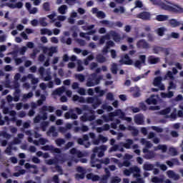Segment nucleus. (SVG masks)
<instances>
[{
	"label": "nucleus",
	"mask_w": 183,
	"mask_h": 183,
	"mask_svg": "<svg viewBox=\"0 0 183 183\" xmlns=\"http://www.w3.org/2000/svg\"><path fill=\"white\" fill-rule=\"evenodd\" d=\"M153 5H161L163 9L165 11H169V12H174V14H183V8L174 4V6L167 5L162 3L161 0H149Z\"/></svg>",
	"instance_id": "obj_1"
},
{
	"label": "nucleus",
	"mask_w": 183,
	"mask_h": 183,
	"mask_svg": "<svg viewBox=\"0 0 183 183\" xmlns=\"http://www.w3.org/2000/svg\"><path fill=\"white\" fill-rule=\"evenodd\" d=\"M76 112V114L74 112ZM82 114V109H80L79 107H75L74 109H70L69 112H66L64 114V118L66 119H78V115H81Z\"/></svg>",
	"instance_id": "obj_2"
},
{
	"label": "nucleus",
	"mask_w": 183,
	"mask_h": 183,
	"mask_svg": "<svg viewBox=\"0 0 183 183\" xmlns=\"http://www.w3.org/2000/svg\"><path fill=\"white\" fill-rule=\"evenodd\" d=\"M85 141H89V136H88V134H84L82 138H79L77 139V143L79 145H84L85 148H89V147H91V142H87L85 144Z\"/></svg>",
	"instance_id": "obj_3"
},
{
	"label": "nucleus",
	"mask_w": 183,
	"mask_h": 183,
	"mask_svg": "<svg viewBox=\"0 0 183 183\" xmlns=\"http://www.w3.org/2000/svg\"><path fill=\"white\" fill-rule=\"evenodd\" d=\"M43 151H51L53 154H61V149L56 148L52 145H46L41 147Z\"/></svg>",
	"instance_id": "obj_4"
},
{
	"label": "nucleus",
	"mask_w": 183,
	"mask_h": 183,
	"mask_svg": "<svg viewBox=\"0 0 183 183\" xmlns=\"http://www.w3.org/2000/svg\"><path fill=\"white\" fill-rule=\"evenodd\" d=\"M137 48L138 49H149V43H147L146 39H140L137 42Z\"/></svg>",
	"instance_id": "obj_5"
},
{
	"label": "nucleus",
	"mask_w": 183,
	"mask_h": 183,
	"mask_svg": "<svg viewBox=\"0 0 183 183\" xmlns=\"http://www.w3.org/2000/svg\"><path fill=\"white\" fill-rule=\"evenodd\" d=\"M136 18L139 19H142L143 21H150L151 20V14L147 11H143L136 15Z\"/></svg>",
	"instance_id": "obj_6"
},
{
	"label": "nucleus",
	"mask_w": 183,
	"mask_h": 183,
	"mask_svg": "<svg viewBox=\"0 0 183 183\" xmlns=\"http://www.w3.org/2000/svg\"><path fill=\"white\" fill-rule=\"evenodd\" d=\"M123 172L124 175L129 177L132 172H141V169H139L138 167H131L129 169H125Z\"/></svg>",
	"instance_id": "obj_7"
},
{
	"label": "nucleus",
	"mask_w": 183,
	"mask_h": 183,
	"mask_svg": "<svg viewBox=\"0 0 183 183\" xmlns=\"http://www.w3.org/2000/svg\"><path fill=\"white\" fill-rule=\"evenodd\" d=\"M109 35H110V38L111 36L113 37L114 42H121V36L117 31L111 30L109 32Z\"/></svg>",
	"instance_id": "obj_8"
},
{
	"label": "nucleus",
	"mask_w": 183,
	"mask_h": 183,
	"mask_svg": "<svg viewBox=\"0 0 183 183\" xmlns=\"http://www.w3.org/2000/svg\"><path fill=\"white\" fill-rule=\"evenodd\" d=\"M167 175L169 178H171L172 179H174V181H178V179H179V174H176L172 170H168L167 172Z\"/></svg>",
	"instance_id": "obj_9"
},
{
	"label": "nucleus",
	"mask_w": 183,
	"mask_h": 183,
	"mask_svg": "<svg viewBox=\"0 0 183 183\" xmlns=\"http://www.w3.org/2000/svg\"><path fill=\"white\" fill-rule=\"evenodd\" d=\"M134 122L137 125H144V115L143 114H137L134 117Z\"/></svg>",
	"instance_id": "obj_10"
},
{
	"label": "nucleus",
	"mask_w": 183,
	"mask_h": 183,
	"mask_svg": "<svg viewBox=\"0 0 183 183\" xmlns=\"http://www.w3.org/2000/svg\"><path fill=\"white\" fill-rule=\"evenodd\" d=\"M95 114H92L90 116L83 115L80 117L81 121L82 122H86L87 121H95Z\"/></svg>",
	"instance_id": "obj_11"
},
{
	"label": "nucleus",
	"mask_w": 183,
	"mask_h": 183,
	"mask_svg": "<svg viewBox=\"0 0 183 183\" xmlns=\"http://www.w3.org/2000/svg\"><path fill=\"white\" fill-rule=\"evenodd\" d=\"M86 178L88 179H92V181H93V182H97V181H99V179H101V177L97 174H94L92 173H89L86 174Z\"/></svg>",
	"instance_id": "obj_12"
},
{
	"label": "nucleus",
	"mask_w": 183,
	"mask_h": 183,
	"mask_svg": "<svg viewBox=\"0 0 183 183\" xmlns=\"http://www.w3.org/2000/svg\"><path fill=\"white\" fill-rule=\"evenodd\" d=\"M169 16L165 14H159L156 16V21L158 22H164V21H168Z\"/></svg>",
	"instance_id": "obj_13"
},
{
	"label": "nucleus",
	"mask_w": 183,
	"mask_h": 183,
	"mask_svg": "<svg viewBox=\"0 0 183 183\" xmlns=\"http://www.w3.org/2000/svg\"><path fill=\"white\" fill-rule=\"evenodd\" d=\"M72 100L74 102H79L80 104H85V98L83 97H79L76 94L74 95L72 97Z\"/></svg>",
	"instance_id": "obj_14"
},
{
	"label": "nucleus",
	"mask_w": 183,
	"mask_h": 183,
	"mask_svg": "<svg viewBox=\"0 0 183 183\" xmlns=\"http://www.w3.org/2000/svg\"><path fill=\"white\" fill-rule=\"evenodd\" d=\"M96 60L99 64H104V62H107V57L102 54H99L96 56Z\"/></svg>",
	"instance_id": "obj_15"
},
{
	"label": "nucleus",
	"mask_w": 183,
	"mask_h": 183,
	"mask_svg": "<svg viewBox=\"0 0 183 183\" xmlns=\"http://www.w3.org/2000/svg\"><path fill=\"white\" fill-rule=\"evenodd\" d=\"M134 144V140L131 139H127L126 143H123L122 147L126 148V149H131V145Z\"/></svg>",
	"instance_id": "obj_16"
},
{
	"label": "nucleus",
	"mask_w": 183,
	"mask_h": 183,
	"mask_svg": "<svg viewBox=\"0 0 183 183\" xmlns=\"http://www.w3.org/2000/svg\"><path fill=\"white\" fill-rule=\"evenodd\" d=\"M169 24L171 25L172 28H177V26H179L181 25V21L172 19L169 21Z\"/></svg>",
	"instance_id": "obj_17"
},
{
	"label": "nucleus",
	"mask_w": 183,
	"mask_h": 183,
	"mask_svg": "<svg viewBox=\"0 0 183 183\" xmlns=\"http://www.w3.org/2000/svg\"><path fill=\"white\" fill-rule=\"evenodd\" d=\"M146 102L148 105H157V104H158V100L154 98V97H151L146 99Z\"/></svg>",
	"instance_id": "obj_18"
},
{
	"label": "nucleus",
	"mask_w": 183,
	"mask_h": 183,
	"mask_svg": "<svg viewBox=\"0 0 183 183\" xmlns=\"http://www.w3.org/2000/svg\"><path fill=\"white\" fill-rule=\"evenodd\" d=\"M41 110L42 111V112L48 111L49 112L52 113L54 112V111H55V107L52 106H43L41 108Z\"/></svg>",
	"instance_id": "obj_19"
},
{
	"label": "nucleus",
	"mask_w": 183,
	"mask_h": 183,
	"mask_svg": "<svg viewBox=\"0 0 183 183\" xmlns=\"http://www.w3.org/2000/svg\"><path fill=\"white\" fill-rule=\"evenodd\" d=\"M107 39L109 41L110 39V35L109 34H107L104 36H102L99 41V44L100 45H104V44H105V41H107Z\"/></svg>",
	"instance_id": "obj_20"
},
{
	"label": "nucleus",
	"mask_w": 183,
	"mask_h": 183,
	"mask_svg": "<svg viewBox=\"0 0 183 183\" xmlns=\"http://www.w3.org/2000/svg\"><path fill=\"white\" fill-rule=\"evenodd\" d=\"M124 58L126 60H122V61L124 65H132L133 64L132 59L129 58V56L128 54H125Z\"/></svg>",
	"instance_id": "obj_21"
},
{
	"label": "nucleus",
	"mask_w": 183,
	"mask_h": 183,
	"mask_svg": "<svg viewBox=\"0 0 183 183\" xmlns=\"http://www.w3.org/2000/svg\"><path fill=\"white\" fill-rule=\"evenodd\" d=\"M168 149V147H167V145L165 144H159L156 149H155V151H162L163 153H165L167 152Z\"/></svg>",
	"instance_id": "obj_22"
},
{
	"label": "nucleus",
	"mask_w": 183,
	"mask_h": 183,
	"mask_svg": "<svg viewBox=\"0 0 183 183\" xmlns=\"http://www.w3.org/2000/svg\"><path fill=\"white\" fill-rule=\"evenodd\" d=\"M20 94H21V89L15 90L14 93V98H13V101H14V102H18V101H19Z\"/></svg>",
	"instance_id": "obj_23"
},
{
	"label": "nucleus",
	"mask_w": 183,
	"mask_h": 183,
	"mask_svg": "<svg viewBox=\"0 0 183 183\" xmlns=\"http://www.w3.org/2000/svg\"><path fill=\"white\" fill-rule=\"evenodd\" d=\"M159 61V57H155L154 56H152L149 58V64H151V65L158 64Z\"/></svg>",
	"instance_id": "obj_24"
},
{
	"label": "nucleus",
	"mask_w": 183,
	"mask_h": 183,
	"mask_svg": "<svg viewBox=\"0 0 183 183\" xmlns=\"http://www.w3.org/2000/svg\"><path fill=\"white\" fill-rule=\"evenodd\" d=\"M68 10V6L66 5H61L60 7L58 9V11L61 14V15H65L66 14V11Z\"/></svg>",
	"instance_id": "obj_25"
},
{
	"label": "nucleus",
	"mask_w": 183,
	"mask_h": 183,
	"mask_svg": "<svg viewBox=\"0 0 183 183\" xmlns=\"http://www.w3.org/2000/svg\"><path fill=\"white\" fill-rule=\"evenodd\" d=\"M100 24H102V25H107L109 28H114V21H109L108 20H102L100 21Z\"/></svg>",
	"instance_id": "obj_26"
},
{
	"label": "nucleus",
	"mask_w": 183,
	"mask_h": 183,
	"mask_svg": "<svg viewBox=\"0 0 183 183\" xmlns=\"http://www.w3.org/2000/svg\"><path fill=\"white\" fill-rule=\"evenodd\" d=\"M161 82H162V77L157 76L154 78L153 81V84L154 86H159V85H161Z\"/></svg>",
	"instance_id": "obj_27"
},
{
	"label": "nucleus",
	"mask_w": 183,
	"mask_h": 183,
	"mask_svg": "<svg viewBox=\"0 0 183 183\" xmlns=\"http://www.w3.org/2000/svg\"><path fill=\"white\" fill-rule=\"evenodd\" d=\"M154 164H147L145 163L144 165H143V169L144 171H152L154 169Z\"/></svg>",
	"instance_id": "obj_28"
},
{
	"label": "nucleus",
	"mask_w": 183,
	"mask_h": 183,
	"mask_svg": "<svg viewBox=\"0 0 183 183\" xmlns=\"http://www.w3.org/2000/svg\"><path fill=\"white\" fill-rule=\"evenodd\" d=\"M13 55H14V61L16 62V65H20V64H22L24 62V60H22L21 58H16L18 55L16 54V51H14Z\"/></svg>",
	"instance_id": "obj_29"
},
{
	"label": "nucleus",
	"mask_w": 183,
	"mask_h": 183,
	"mask_svg": "<svg viewBox=\"0 0 183 183\" xmlns=\"http://www.w3.org/2000/svg\"><path fill=\"white\" fill-rule=\"evenodd\" d=\"M91 76L92 78V79L95 80V85H99V82H101V79L102 77L99 76V77H97V73H93L91 74Z\"/></svg>",
	"instance_id": "obj_30"
},
{
	"label": "nucleus",
	"mask_w": 183,
	"mask_h": 183,
	"mask_svg": "<svg viewBox=\"0 0 183 183\" xmlns=\"http://www.w3.org/2000/svg\"><path fill=\"white\" fill-rule=\"evenodd\" d=\"M111 71L114 75L118 74V64H117V63H113L112 64Z\"/></svg>",
	"instance_id": "obj_31"
},
{
	"label": "nucleus",
	"mask_w": 183,
	"mask_h": 183,
	"mask_svg": "<svg viewBox=\"0 0 183 183\" xmlns=\"http://www.w3.org/2000/svg\"><path fill=\"white\" fill-rule=\"evenodd\" d=\"M65 92V87L62 86V87H59L58 89H56L54 92V95H61V94Z\"/></svg>",
	"instance_id": "obj_32"
},
{
	"label": "nucleus",
	"mask_w": 183,
	"mask_h": 183,
	"mask_svg": "<svg viewBox=\"0 0 183 183\" xmlns=\"http://www.w3.org/2000/svg\"><path fill=\"white\" fill-rule=\"evenodd\" d=\"M4 121L7 122V125H9V122H16L17 119L15 117L9 118L8 116H5Z\"/></svg>",
	"instance_id": "obj_33"
},
{
	"label": "nucleus",
	"mask_w": 183,
	"mask_h": 183,
	"mask_svg": "<svg viewBox=\"0 0 183 183\" xmlns=\"http://www.w3.org/2000/svg\"><path fill=\"white\" fill-rule=\"evenodd\" d=\"M155 157V155L154 154V152L150 151L148 152V153H146L145 155L144 156V158L145 159H152V158H154Z\"/></svg>",
	"instance_id": "obj_34"
},
{
	"label": "nucleus",
	"mask_w": 183,
	"mask_h": 183,
	"mask_svg": "<svg viewBox=\"0 0 183 183\" xmlns=\"http://www.w3.org/2000/svg\"><path fill=\"white\" fill-rule=\"evenodd\" d=\"M113 114L114 117H119V115H121L122 118L125 117V113H124L121 109H117L116 111L113 112Z\"/></svg>",
	"instance_id": "obj_35"
},
{
	"label": "nucleus",
	"mask_w": 183,
	"mask_h": 183,
	"mask_svg": "<svg viewBox=\"0 0 183 183\" xmlns=\"http://www.w3.org/2000/svg\"><path fill=\"white\" fill-rule=\"evenodd\" d=\"M48 125H49V122L45 121L42 122L40 124V128L41 131H43V132H45V131H46V127H48Z\"/></svg>",
	"instance_id": "obj_36"
},
{
	"label": "nucleus",
	"mask_w": 183,
	"mask_h": 183,
	"mask_svg": "<svg viewBox=\"0 0 183 183\" xmlns=\"http://www.w3.org/2000/svg\"><path fill=\"white\" fill-rule=\"evenodd\" d=\"M169 152L172 157H177V155H178V150H177L175 147H170L169 149Z\"/></svg>",
	"instance_id": "obj_37"
},
{
	"label": "nucleus",
	"mask_w": 183,
	"mask_h": 183,
	"mask_svg": "<svg viewBox=\"0 0 183 183\" xmlns=\"http://www.w3.org/2000/svg\"><path fill=\"white\" fill-rule=\"evenodd\" d=\"M43 9L45 12H49L51 11V4L49 2H44L43 4Z\"/></svg>",
	"instance_id": "obj_38"
},
{
	"label": "nucleus",
	"mask_w": 183,
	"mask_h": 183,
	"mask_svg": "<svg viewBox=\"0 0 183 183\" xmlns=\"http://www.w3.org/2000/svg\"><path fill=\"white\" fill-rule=\"evenodd\" d=\"M97 162H99V159H97V154L92 153L91 155V164H97Z\"/></svg>",
	"instance_id": "obj_39"
},
{
	"label": "nucleus",
	"mask_w": 183,
	"mask_h": 183,
	"mask_svg": "<svg viewBox=\"0 0 183 183\" xmlns=\"http://www.w3.org/2000/svg\"><path fill=\"white\" fill-rule=\"evenodd\" d=\"M164 49V47L159 46H155L153 47V52L154 54H159V52H162V50Z\"/></svg>",
	"instance_id": "obj_40"
},
{
	"label": "nucleus",
	"mask_w": 183,
	"mask_h": 183,
	"mask_svg": "<svg viewBox=\"0 0 183 183\" xmlns=\"http://www.w3.org/2000/svg\"><path fill=\"white\" fill-rule=\"evenodd\" d=\"M94 91L96 94H99V97H104V95H105V92L104 90H101V88L99 86L94 88Z\"/></svg>",
	"instance_id": "obj_41"
},
{
	"label": "nucleus",
	"mask_w": 183,
	"mask_h": 183,
	"mask_svg": "<svg viewBox=\"0 0 183 183\" xmlns=\"http://www.w3.org/2000/svg\"><path fill=\"white\" fill-rule=\"evenodd\" d=\"M157 35H159V36H164L165 34V28L160 27L157 29Z\"/></svg>",
	"instance_id": "obj_42"
},
{
	"label": "nucleus",
	"mask_w": 183,
	"mask_h": 183,
	"mask_svg": "<svg viewBox=\"0 0 183 183\" xmlns=\"http://www.w3.org/2000/svg\"><path fill=\"white\" fill-rule=\"evenodd\" d=\"M131 165V162L129 160H124L123 163H119V167L121 168L122 167H129Z\"/></svg>",
	"instance_id": "obj_43"
},
{
	"label": "nucleus",
	"mask_w": 183,
	"mask_h": 183,
	"mask_svg": "<svg viewBox=\"0 0 183 183\" xmlns=\"http://www.w3.org/2000/svg\"><path fill=\"white\" fill-rule=\"evenodd\" d=\"M47 165H56L58 164V161L55 159H49L46 162Z\"/></svg>",
	"instance_id": "obj_44"
},
{
	"label": "nucleus",
	"mask_w": 183,
	"mask_h": 183,
	"mask_svg": "<svg viewBox=\"0 0 183 183\" xmlns=\"http://www.w3.org/2000/svg\"><path fill=\"white\" fill-rule=\"evenodd\" d=\"M177 88V84L174 83V81H171L169 83V86L167 88L168 91H171V89H175Z\"/></svg>",
	"instance_id": "obj_45"
},
{
	"label": "nucleus",
	"mask_w": 183,
	"mask_h": 183,
	"mask_svg": "<svg viewBox=\"0 0 183 183\" xmlns=\"http://www.w3.org/2000/svg\"><path fill=\"white\" fill-rule=\"evenodd\" d=\"M171 112V108L167 107L160 112L161 115H168Z\"/></svg>",
	"instance_id": "obj_46"
},
{
	"label": "nucleus",
	"mask_w": 183,
	"mask_h": 183,
	"mask_svg": "<svg viewBox=\"0 0 183 183\" xmlns=\"http://www.w3.org/2000/svg\"><path fill=\"white\" fill-rule=\"evenodd\" d=\"M118 149H119V145L114 144L109 149V152H116Z\"/></svg>",
	"instance_id": "obj_47"
},
{
	"label": "nucleus",
	"mask_w": 183,
	"mask_h": 183,
	"mask_svg": "<svg viewBox=\"0 0 183 183\" xmlns=\"http://www.w3.org/2000/svg\"><path fill=\"white\" fill-rule=\"evenodd\" d=\"M76 78L80 81V82H84L85 81V76L84 74H76Z\"/></svg>",
	"instance_id": "obj_48"
},
{
	"label": "nucleus",
	"mask_w": 183,
	"mask_h": 183,
	"mask_svg": "<svg viewBox=\"0 0 183 183\" xmlns=\"http://www.w3.org/2000/svg\"><path fill=\"white\" fill-rule=\"evenodd\" d=\"M56 144L58 147H61V145H64V144H65V139H56Z\"/></svg>",
	"instance_id": "obj_49"
},
{
	"label": "nucleus",
	"mask_w": 183,
	"mask_h": 183,
	"mask_svg": "<svg viewBox=\"0 0 183 183\" xmlns=\"http://www.w3.org/2000/svg\"><path fill=\"white\" fill-rule=\"evenodd\" d=\"M56 52V47H51L49 50L48 55L49 56H52Z\"/></svg>",
	"instance_id": "obj_50"
},
{
	"label": "nucleus",
	"mask_w": 183,
	"mask_h": 183,
	"mask_svg": "<svg viewBox=\"0 0 183 183\" xmlns=\"http://www.w3.org/2000/svg\"><path fill=\"white\" fill-rule=\"evenodd\" d=\"M152 182H153V183H161V182H162V179L159 178L158 177H154L153 178H152Z\"/></svg>",
	"instance_id": "obj_51"
},
{
	"label": "nucleus",
	"mask_w": 183,
	"mask_h": 183,
	"mask_svg": "<svg viewBox=\"0 0 183 183\" xmlns=\"http://www.w3.org/2000/svg\"><path fill=\"white\" fill-rule=\"evenodd\" d=\"M108 179H109V177L104 174L102 177L100 179L99 183H108Z\"/></svg>",
	"instance_id": "obj_52"
},
{
	"label": "nucleus",
	"mask_w": 183,
	"mask_h": 183,
	"mask_svg": "<svg viewBox=\"0 0 183 183\" xmlns=\"http://www.w3.org/2000/svg\"><path fill=\"white\" fill-rule=\"evenodd\" d=\"M74 177L76 179H84V178H85V172H83L80 174H76Z\"/></svg>",
	"instance_id": "obj_53"
},
{
	"label": "nucleus",
	"mask_w": 183,
	"mask_h": 183,
	"mask_svg": "<svg viewBox=\"0 0 183 183\" xmlns=\"http://www.w3.org/2000/svg\"><path fill=\"white\" fill-rule=\"evenodd\" d=\"M141 141L143 144L146 142V148H152V143L151 142H146L145 139H142Z\"/></svg>",
	"instance_id": "obj_54"
},
{
	"label": "nucleus",
	"mask_w": 183,
	"mask_h": 183,
	"mask_svg": "<svg viewBox=\"0 0 183 183\" xmlns=\"http://www.w3.org/2000/svg\"><path fill=\"white\" fill-rule=\"evenodd\" d=\"M106 46L109 49L112 46H115V43L112 40L107 41Z\"/></svg>",
	"instance_id": "obj_55"
},
{
	"label": "nucleus",
	"mask_w": 183,
	"mask_h": 183,
	"mask_svg": "<svg viewBox=\"0 0 183 183\" xmlns=\"http://www.w3.org/2000/svg\"><path fill=\"white\" fill-rule=\"evenodd\" d=\"M97 16V18H102V19H104V18H105L107 16L105 13L102 11H98Z\"/></svg>",
	"instance_id": "obj_56"
},
{
	"label": "nucleus",
	"mask_w": 183,
	"mask_h": 183,
	"mask_svg": "<svg viewBox=\"0 0 183 183\" xmlns=\"http://www.w3.org/2000/svg\"><path fill=\"white\" fill-rule=\"evenodd\" d=\"M76 1L77 0H65L66 4H67V5H69V6H72L75 5V4L77 3Z\"/></svg>",
	"instance_id": "obj_57"
},
{
	"label": "nucleus",
	"mask_w": 183,
	"mask_h": 183,
	"mask_svg": "<svg viewBox=\"0 0 183 183\" xmlns=\"http://www.w3.org/2000/svg\"><path fill=\"white\" fill-rule=\"evenodd\" d=\"M106 99L108 101H114V94L112 92H109L107 94Z\"/></svg>",
	"instance_id": "obj_58"
},
{
	"label": "nucleus",
	"mask_w": 183,
	"mask_h": 183,
	"mask_svg": "<svg viewBox=\"0 0 183 183\" xmlns=\"http://www.w3.org/2000/svg\"><path fill=\"white\" fill-rule=\"evenodd\" d=\"M99 162H100V164H104V165H108V164L110 162V160L109 158H105L104 159H99Z\"/></svg>",
	"instance_id": "obj_59"
},
{
	"label": "nucleus",
	"mask_w": 183,
	"mask_h": 183,
	"mask_svg": "<svg viewBox=\"0 0 183 183\" xmlns=\"http://www.w3.org/2000/svg\"><path fill=\"white\" fill-rule=\"evenodd\" d=\"M46 76L44 79V81H51L52 79V76H51V72L46 71Z\"/></svg>",
	"instance_id": "obj_60"
},
{
	"label": "nucleus",
	"mask_w": 183,
	"mask_h": 183,
	"mask_svg": "<svg viewBox=\"0 0 183 183\" xmlns=\"http://www.w3.org/2000/svg\"><path fill=\"white\" fill-rule=\"evenodd\" d=\"M121 182V178L118 177H112L111 179V183H119Z\"/></svg>",
	"instance_id": "obj_61"
},
{
	"label": "nucleus",
	"mask_w": 183,
	"mask_h": 183,
	"mask_svg": "<svg viewBox=\"0 0 183 183\" xmlns=\"http://www.w3.org/2000/svg\"><path fill=\"white\" fill-rule=\"evenodd\" d=\"M102 104V102L101 100H99V99H96V101L94 102V104H93V107L94 108H97V107H99V105H101Z\"/></svg>",
	"instance_id": "obj_62"
},
{
	"label": "nucleus",
	"mask_w": 183,
	"mask_h": 183,
	"mask_svg": "<svg viewBox=\"0 0 183 183\" xmlns=\"http://www.w3.org/2000/svg\"><path fill=\"white\" fill-rule=\"evenodd\" d=\"M86 86H95V83L92 81V79H89L86 83Z\"/></svg>",
	"instance_id": "obj_63"
},
{
	"label": "nucleus",
	"mask_w": 183,
	"mask_h": 183,
	"mask_svg": "<svg viewBox=\"0 0 183 183\" xmlns=\"http://www.w3.org/2000/svg\"><path fill=\"white\" fill-rule=\"evenodd\" d=\"M131 183H145V180L142 178H137L136 181H132Z\"/></svg>",
	"instance_id": "obj_64"
}]
</instances>
